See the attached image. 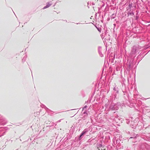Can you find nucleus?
<instances>
[{
  "label": "nucleus",
  "instance_id": "obj_2",
  "mask_svg": "<svg viewBox=\"0 0 150 150\" xmlns=\"http://www.w3.org/2000/svg\"><path fill=\"white\" fill-rule=\"evenodd\" d=\"M51 4H47L45 7H44L43 8V9L49 7L50 6Z\"/></svg>",
  "mask_w": 150,
  "mask_h": 150
},
{
  "label": "nucleus",
  "instance_id": "obj_1",
  "mask_svg": "<svg viewBox=\"0 0 150 150\" xmlns=\"http://www.w3.org/2000/svg\"><path fill=\"white\" fill-rule=\"evenodd\" d=\"M86 132H87V131H83L82 132V133L81 134V135L79 137V139L80 140L81 139V137L82 136H83V135L85 134H86Z\"/></svg>",
  "mask_w": 150,
  "mask_h": 150
},
{
  "label": "nucleus",
  "instance_id": "obj_3",
  "mask_svg": "<svg viewBox=\"0 0 150 150\" xmlns=\"http://www.w3.org/2000/svg\"><path fill=\"white\" fill-rule=\"evenodd\" d=\"M98 150H100V149H98ZM102 150L101 149V150Z\"/></svg>",
  "mask_w": 150,
  "mask_h": 150
}]
</instances>
